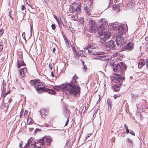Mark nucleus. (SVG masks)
Masks as SVG:
<instances>
[{
	"mask_svg": "<svg viewBox=\"0 0 148 148\" xmlns=\"http://www.w3.org/2000/svg\"><path fill=\"white\" fill-rule=\"evenodd\" d=\"M5 88L4 90H2L1 96L3 98H4L7 95V94H5Z\"/></svg>",
	"mask_w": 148,
	"mask_h": 148,
	"instance_id": "obj_29",
	"label": "nucleus"
},
{
	"mask_svg": "<svg viewBox=\"0 0 148 148\" xmlns=\"http://www.w3.org/2000/svg\"><path fill=\"white\" fill-rule=\"evenodd\" d=\"M78 77L76 75L74 76L72 81L69 83H67L66 89H65V93L67 95H72L75 97H78L80 93L81 88L77 86L78 83L77 81Z\"/></svg>",
	"mask_w": 148,
	"mask_h": 148,
	"instance_id": "obj_1",
	"label": "nucleus"
},
{
	"mask_svg": "<svg viewBox=\"0 0 148 148\" xmlns=\"http://www.w3.org/2000/svg\"><path fill=\"white\" fill-rule=\"evenodd\" d=\"M120 96V94H115L114 95L113 97L114 99H116L117 97H119Z\"/></svg>",
	"mask_w": 148,
	"mask_h": 148,
	"instance_id": "obj_33",
	"label": "nucleus"
},
{
	"mask_svg": "<svg viewBox=\"0 0 148 148\" xmlns=\"http://www.w3.org/2000/svg\"><path fill=\"white\" fill-rule=\"evenodd\" d=\"M5 86H4L5 87ZM4 84H3V89H2V90H4L5 88V87L4 88Z\"/></svg>",
	"mask_w": 148,
	"mask_h": 148,
	"instance_id": "obj_59",
	"label": "nucleus"
},
{
	"mask_svg": "<svg viewBox=\"0 0 148 148\" xmlns=\"http://www.w3.org/2000/svg\"><path fill=\"white\" fill-rule=\"evenodd\" d=\"M10 92L9 91H8L6 92L5 94H7V95L8 94H9Z\"/></svg>",
	"mask_w": 148,
	"mask_h": 148,
	"instance_id": "obj_60",
	"label": "nucleus"
},
{
	"mask_svg": "<svg viewBox=\"0 0 148 148\" xmlns=\"http://www.w3.org/2000/svg\"><path fill=\"white\" fill-rule=\"evenodd\" d=\"M87 66L86 65H84V68H83V69L85 71L87 69Z\"/></svg>",
	"mask_w": 148,
	"mask_h": 148,
	"instance_id": "obj_45",
	"label": "nucleus"
},
{
	"mask_svg": "<svg viewBox=\"0 0 148 148\" xmlns=\"http://www.w3.org/2000/svg\"><path fill=\"white\" fill-rule=\"evenodd\" d=\"M20 75L22 77H24L27 72V68L24 67L19 70Z\"/></svg>",
	"mask_w": 148,
	"mask_h": 148,
	"instance_id": "obj_17",
	"label": "nucleus"
},
{
	"mask_svg": "<svg viewBox=\"0 0 148 148\" xmlns=\"http://www.w3.org/2000/svg\"><path fill=\"white\" fill-rule=\"evenodd\" d=\"M126 128V130H128L129 129H128V127H125Z\"/></svg>",
	"mask_w": 148,
	"mask_h": 148,
	"instance_id": "obj_64",
	"label": "nucleus"
},
{
	"mask_svg": "<svg viewBox=\"0 0 148 148\" xmlns=\"http://www.w3.org/2000/svg\"><path fill=\"white\" fill-rule=\"evenodd\" d=\"M65 41L66 42V45H68V41L67 40L66 38V39L65 40Z\"/></svg>",
	"mask_w": 148,
	"mask_h": 148,
	"instance_id": "obj_48",
	"label": "nucleus"
},
{
	"mask_svg": "<svg viewBox=\"0 0 148 148\" xmlns=\"http://www.w3.org/2000/svg\"><path fill=\"white\" fill-rule=\"evenodd\" d=\"M4 32V31L3 29H0V37H1L3 34Z\"/></svg>",
	"mask_w": 148,
	"mask_h": 148,
	"instance_id": "obj_35",
	"label": "nucleus"
},
{
	"mask_svg": "<svg viewBox=\"0 0 148 148\" xmlns=\"http://www.w3.org/2000/svg\"><path fill=\"white\" fill-rule=\"evenodd\" d=\"M33 121L31 118H28L27 119V123L28 125H31L32 124Z\"/></svg>",
	"mask_w": 148,
	"mask_h": 148,
	"instance_id": "obj_26",
	"label": "nucleus"
},
{
	"mask_svg": "<svg viewBox=\"0 0 148 148\" xmlns=\"http://www.w3.org/2000/svg\"><path fill=\"white\" fill-rule=\"evenodd\" d=\"M48 93L51 94V95H54L56 93L55 91L53 89H50Z\"/></svg>",
	"mask_w": 148,
	"mask_h": 148,
	"instance_id": "obj_31",
	"label": "nucleus"
},
{
	"mask_svg": "<svg viewBox=\"0 0 148 148\" xmlns=\"http://www.w3.org/2000/svg\"><path fill=\"white\" fill-rule=\"evenodd\" d=\"M56 19L59 25V24L60 23V22L59 21V19H58L57 18H56Z\"/></svg>",
	"mask_w": 148,
	"mask_h": 148,
	"instance_id": "obj_49",
	"label": "nucleus"
},
{
	"mask_svg": "<svg viewBox=\"0 0 148 148\" xmlns=\"http://www.w3.org/2000/svg\"><path fill=\"white\" fill-rule=\"evenodd\" d=\"M48 109L47 110H45V109H41L40 111V114L42 116V115H46L47 113Z\"/></svg>",
	"mask_w": 148,
	"mask_h": 148,
	"instance_id": "obj_23",
	"label": "nucleus"
},
{
	"mask_svg": "<svg viewBox=\"0 0 148 148\" xmlns=\"http://www.w3.org/2000/svg\"><path fill=\"white\" fill-rule=\"evenodd\" d=\"M24 2L26 4H27L28 5V4H29L28 3H27V1H24Z\"/></svg>",
	"mask_w": 148,
	"mask_h": 148,
	"instance_id": "obj_55",
	"label": "nucleus"
},
{
	"mask_svg": "<svg viewBox=\"0 0 148 148\" xmlns=\"http://www.w3.org/2000/svg\"><path fill=\"white\" fill-rule=\"evenodd\" d=\"M67 86V83L59 85L58 86H56L53 87V89L56 90L58 91L60 90H61L62 89L64 90L65 92V89H66V88Z\"/></svg>",
	"mask_w": 148,
	"mask_h": 148,
	"instance_id": "obj_12",
	"label": "nucleus"
},
{
	"mask_svg": "<svg viewBox=\"0 0 148 148\" xmlns=\"http://www.w3.org/2000/svg\"><path fill=\"white\" fill-rule=\"evenodd\" d=\"M79 4L77 3H75L70 5L71 8L70 9L69 11L71 13H73L75 11L77 14L80 13L81 11V3Z\"/></svg>",
	"mask_w": 148,
	"mask_h": 148,
	"instance_id": "obj_6",
	"label": "nucleus"
},
{
	"mask_svg": "<svg viewBox=\"0 0 148 148\" xmlns=\"http://www.w3.org/2000/svg\"><path fill=\"white\" fill-rule=\"evenodd\" d=\"M87 52H88V53L90 55L93 54L94 55H101V54L100 53H97V52H94L91 50H88L87 51Z\"/></svg>",
	"mask_w": 148,
	"mask_h": 148,
	"instance_id": "obj_21",
	"label": "nucleus"
},
{
	"mask_svg": "<svg viewBox=\"0 0 148 148\" xmlns=\"http://www.w3.org/2000/svg\"><path fill=\"white\" fill-rule=\"evenodd\" d=\"M35 141L32 140L30 138L28 140V142L25 145V146L28 145V148H35Z\"/></svg>",
	"mask_w": 148,
	"mask_h": 148,
	"instance_id": "obj_13",
	"label": "nucleus"
},
{
	"mask_svg": "<svg viewBox=\"0 0 148 148\" xmlns=\"http://www.w3.org/2000/svg\"><path fill=\"white\" fill-rule=\"evenodd\" d=\"M28 5L32 9H34V8H33L32 6L31 5H30L29 4H28Z\"/></svg>",
	"mask_w": 148,
	"mask_h": 148,
	"instance_id": "obj_53",
	"label": "nucleus"
},
{
	"mask_svg": "<svg viewBox=\"0 0 148 148\" xmlns=\"http://www.w3.org/2000/svg\"><path fill=\"white\" fill-rule=\"evenodd\" d=\"M25 7L24 5H22V8H21V10H25Z\"/></svg>",
	"mask_w": 148,
	"mask_h": 148,
	"instance_id": "obj_47",
	"label": "nucleus"
},
{
	"mask_svg": "<svg viewBox=\"0 0 148 148\" xmlns=\"http://www.w3.org/2000/svg\"><path fill=\"white\" fill-rule=\"evenodd\" d=\"M89 24L90 32L95 33L98 32V27H97V23L95 21L92 20H90Z\"/></svg>",
	"mask_w": 148,
	"mask_h": 148,
	"instance_id": "obj_7",
	"label": "nucleus"
},
{
	"mask_svg": "<svg viewBox=\"0 0 148 148\" xmlns=\"http://www.w3.org/2000/svg\"><path fill=\"white\" fill-rule=\"evenodd\" d=\"M107 102L109 106L108 109L110 110L112 106V103L111 100L110 99H108L107 100Z\"/></svg>",
	"mask_w": 148,
	"mask_h": 148,
	"instance_id": "obj_24",
	"label": "nucleus"
},
{
	"mask_svg": "<svg viewBox=\"0 0 148 148\" xmlns=\"http://www.w3.org/2000/svg\"><path fill=\"white\" fill-rule=\"evenodd\" d=\"M94 59L96 60H100L103 61L106 60V57L105 56H100L94 57Z\"/></svg>",
	"mask_w": 148,
	"mask_h": 148,
	"instance_id": "obj_20",
	"label": "nucleus"
},
{
	"mask_svg": "<svg viewBox=\"0 0 148 148\" xmlns=\"http://www.w3.org/2000/svg\"><path fill=\"white\" fill-rule=\"evenodd\" d=\"M53 66V65H52V64H50L49 65V67L51 70L52 69Z\"/></svg>",
	"mask_w": 148,
	"mask_h": 148,
	"instance_id": "obj_44",
	"label": "nucleus"
},
{
	"mask_svg": "<svg viewBox=\"0 0 148 148\" xmlns=\"http://www.w3.org/2000/svg\"><path fill=\"white\" fill-rule=\"evenodd\" d=\"M127 141L128 143L130 144V145H131L132 144V140L129 138H128L127 139Z\"/></svg>",
	"mask_w": 148,
	"mask_h": 148,
	"instance_id": "obj_36",
	"label": "nucleus"
},
{
	"mask_svg": "<svg viewBox=\"0 0 148 148\" xmlns=\"http://www.w3.org/2000/svg\"><path fill=\"white\" fill-rule=\"evenodd\" d=\"M25 36V33L24 32H23L22 34V37L23 38V39L25 40H26Z\"/></svg>",
	"mask_w": 148,
	"mask_h": 148,
	"instance_id": "obj_43",
	"label": "nucleus"
},
{
	"mask_svg": "<svg viewBox=\"0 0 148 148\" xmlns=\"http://www.w3.org/2000/svg\"><path fill=\"white\" fill-rule=\"evenodd\" d=\"M37 80H31L30 82V84L32 86H36V83Z\"/></svg>",
	"mask_w": 148,
	"mask_h": 148,
	"instance_id": "obj_27",
	"label": "nucleus"
},
{
	"mask_svg": "<svg viewBox=\"0 0 148 148\" xmlns=\"http://www.w3.org/2000/svg\"><path fill=\"white\" fill-rule=\"evenodd\" d=\"M109 27L110 28L112 29V30H118L119 33L120 34L119 35L125 36L124 34L128 30L127 26L124 25H120L112 24L110 25H109Z\"/></svg>",
	"mask_w": 148,
	"mask_h": 148,
	"instance_id": "obj_2",
	"label": "nucleus"
},
{
	"mask_svg": "<svg viewBox=\"0 0 148 148\" xmlns=\"http://www.w3.org/2000/svg\"><path fill=\"white\" fill-rule=\"evenodd\" d=\"M23 143H20L19 145V147H21L22 146Z\"/></svg>",
	"mask_w": 148,
	"mask_h": 148,
	"instance_id": "obj_51",
	"label": "nucleus"
},
{
	"mask_svg": "<svg viewBox=\"0 0 148 148\" xmlns=\"http://www.w3.org/2000/svg\"><path fill=\"white\" fill-rule=\"evenodd\" d=\"M69 122V119L68 118V119H67V120H66V123H65V126H67V125L68 124V123Z\"/></svg>",
	"mask_w": 148,
	"mask_h": 148,
	"instance_id": "obj_46",
	"label": "nucleus"
},
{
	"mask_svg": "<svg viewBox=\"0 0 148 148\" xmlns=\"http://www.w3.org/2000/svg\"><path fill=\"white\" fill-rule=\"evenodd\" d=\"M41 140L42 145H46L49 146L51 144L52 139L50 137L48 136L47 137H43Z\"/></svg>",
	"mask_w": 148,
	"mask_h": 148,
	"instance_id": "obj_11",
	"label": "nucleus"
},
{
	"mask_svg": "<svg viewBox=\"0 0 148 148\" xmlns=\"http://www.w3.org/2000/svg\"><path fill=\"white\" fill-rule=\"evenodd\" d=\"M134 43L129 42L127 43L126 45L124 46L122 45V51H132L134 49Z\"/></svg>",
	"mask_w": 148,
	"mask_h": 148,
	"instance_id": "obj_9",
	"label": "nucleus"
},
{
	"mask_svg": "<svg viewBox=\"0 0 148 148\" xmlns=\"http://www.w3.org/2000/svg\"><path fill=\"white\" fill-rule=\"evenodd\" d=\"M55 48H53V52H54L55 51Z\"/></svg>",
	"mask_w": 148,
	"mask_h": 148,
	"instance_id": "obj_57",
	"label": "nucleus"
},
{
	"mask_svg": "<svg viewBox=\"0 0 148 148\" xmlns=\"http://www.w3.org/2000/svg\"><path fill=\"white\" fill-rule=\"evenodd\" d=\"M145 64V61L144 59L140 60L138 63V67L139 69H141Z\"/></svg>",
	"mask_w": 148,
	"mask_h": 148,
	"instance_id": "obj_18",
	"label": "nucleus"
},
{
	"mask_svg": "<svg viewBox=\"0 0 148 148\" xmlns=\"http://www.w3.org/2000/svg\"><path fill=\"white\" fill-rule=\"evenodd\" d=\"M51 75L52 76V77H54V74H53V72L52 71L51 72Z\"/></svg>",
	"mask_w": 148,
	"mask_h": 148,
	"instance_id": "obj_52",
	"label": "nucleus"
},
{
	"mask_svg": "<svg viewBox=\"0 0 148 148\" xmlns=\"http://www.w3.org/2000/svg\"><path fill=\"white\" fill-rule=\"evenodd\" d=\"M91 135V134H88L87 135V138L88 137H89Z\"/></svg>",
	"mask_w": 148,
	"mask_h": 148,
	"instance_id": "obj_54",
	"label": "nucleus"
},
{
	"mask_svg": "<svg viewBox=\"0 0 148 148\" xmlns=\"http://www.w3.org/2000/svg\"><path fill=\"white\" fill-rule=\"evenodd\" d=\"M115 9L116 11H118L120 9V7L119 6H116L115 8Z\"/></svg>",
	"mask_w": 148,
	"mask_h": 148,
	"instance_id": "obj_37",
	"label": "nucleus"
},
{
	"mask_svg": "<svg viewBox=\"0 0 148 148\" xmlns=\"http://www.w3.org/2000/svg\"><path fill=\"white\" fill-rule=\"evenodd\" d=\"M126 128V130H128L129 129H128V127H125Z\"/></svg>",
	"mask_w": 148,
	"mask_h": 148,
	"instance_id": "obj_63",
	"label": "nucleus"
},
{
	"mask_svg": "<svg viewBox=\"0 0 148 148\" xmlns=\"http://www.w3.org/2000/svg\"><path fill=\"white\" fill-rule=\"evenodd\" d=\"M3 43L1 41L0 42V51H1L3 48Z\"/></svg>",
	"mask_w": 148,
	"mask_h": 148,
	"instance_id": "obj_32",
	"label": "nucleus"
},
{
	"mask_svg": "<svg viewBox=\"0 0 148 148\" xmlns=\"http://www.w3.org/2000/svg\"><path fill=\"white\" fill-rule=\"evenodd\" d=\"M51 27L52 29L53 30H54L56 28V26L54 24H52L51 26Z\"/></svg>",
	"mask_w": 148,
	"mask_h": 148,
	"instance_id": "obj_42",
	"label": "nucleus"
},
{
	"mask_svg": "<svg viewBox=\"0 0 148 148\" xmlns=\"http://www.w3.org/2000/svg\"><path fill=\"white\" fill-rule=\"evenodd\" d=\"M10 103V100H8V103H5L3 102L2 103V105L1 106V108L4 109L5 110H7L9 107V106Z\"/></svg>",
	"mask_w": 148,
	"mask_h": 148,
	"instance_id": "obj_16",
	"label": "nucleus"
},
{
	"mask_svg": "<svg viewBox=\"0 0 148 148\" xmlns=\"http://www.w3.org/2000/svg\"><path fill=\"white\" fill-rule=\"evenodd\" d=\"M131 1H132V6L136 4L135 3V0H131Z\"/></svg>",
	"mask_w": 148,
	"mask_h": 148,
	"instance_id": "obj_41",
	"label": "nucleus"
},
{
	"mask_svg": "<svg viewBox=\"0 0 148 148\" xmlns=\"http://www.w3.org/2000/svg\"><path fill=\"white\" fill-rule=\"evenodd\" d=\"M130 133L133 135H135V133L133 131H132V132H130Z\"/></svg>",
	"mask_w": 148,
	"mask_h": 148,
	"instance_id": "obj_50",
	"label": "nucleus"
},
{
	"mask_svg": "<svg viewBox=\"0 0 148 148\" xmlns=\"http://www.w3.org/2000/svg\"><path fill=\"white\" fill-rule=\"evenodd\" d=\"M126 68L125 65L122 62L119 63L117 65H114L113 66V70L114 72L118 73L117 74H114L115 76L116 75H119L121 77H123L121 75L122 73L124 70H125Z\"/></svg>",
	"mask_w": 148,
	"mask_h": 148,
	"instance_id": "obj_5",
	"label": "nucleus"
},
{
	"mask_svg": "<svg viewBox=\"0 0 148 148\" xmlns=\"http://www.w3.org/2000/svg\"><path fill=\"white\" fill-rule=\"evenodd\" d=\"M108 25V23L104 19L100 20L98 24V32L104 31L103 30L105 29Z\"/></svg>",
	"mask_w": 148,
	"mask_h": 148,
	"instance_id": "obj_8",
	"label": "nucleus"
},
{
	"mask_svg": "<svg viewBox=\"0 0 148 148\" xmlns=\"http://www.w3.org/2000/svg\"><path fill=\"white\" fill-rule=\"evenodd\" d=\"M87 138H88L87 137L85 139V141H86L87 140Z\"/></svg>",
	"mask_w": 148,
	"mask_h": 148,
	"instance_id": "obj_61",
	"label": "nucleus"
},
{
	"mask_svg": "<svg viewBox=\"0 0 148 148\" xmlns=\"http://www.w3.org/2000/svg\"><path fill=\"white\" fill-rule=\"evenodd\" d=\"M126 128V130H128L129 129H128V127H125Z\"/></svg>",
	"mask_w": 148,
	"mask_h": 148,
	"instance_id": "obj_62",
	"label": "nucleus"
},
{
	"mask_svg": "<svg viewBox=\"0 0 148 148\" xmlns=\"http://www.w3.org/2000/svg\"><path fill=\"white\" fill-rule=\"evenodd\" d=\"M106 45L110 49H114L115 47V43L113 40L108 41L106 43Z\"/></svg>",
	"mask_w": 148,
	"mask_h": 148,
	"instance_id": "obj_15",
	"label": "nucleus"
},
{
	"mask_svg": "<svg viewBox=\"0 0 148 148\" xmlns=\"http://www.w3.org/2000/svg\"><path fill=\"white\" fill-rule=\"evenodd\" d=\"M81 51H79L78 52H76V54L75 56V58L76 59H79V56H81Z\"/></svg>",
	"mask_w": 148,
	"mask_h": 148,
	"instance_id": "obj_28",
	"label": "nucleus"
},
{
	"mask_svg": "<svg viewBox=\"0 0 148 148\" xmlns=\"http://www.w3.org/2000/svg\"><path fill=\"white\" fill-rule=\"evenodd\" d=\"M82 64L83 65H84V62L83 61H82Z\"/></svg>",
	"mask_w": 148,
	"mask_h": 148,
	"instance_id": "obj_56",
	"label": "nucleus"
},
{
	"mask_svg": "<svg viewBox=\"0 0 148 148\" xmlns=\"http://www.w3.org/2000/svg\"><path fill=\"white\" fill-rule=\"evenodd\" d=\"M126 37V36L119 35L116 36V41L117 45L121 46L124 43V40Z\"/></svg>",
	"mask_w": 148,
	"mask_h": 148,
	"instance_id": "obj_10",
	"label": "nucleus"
},
{
	"mask_svg": "<svg viewBox=\"0 0 148 148\" xmlns=\"http://www.w3.org/2000/svg\"><path fill=\"white\" fill-rule=\"evenodd\" d=\"M18 68H19L21 66H25V64L21 60H18L17 62Z\"/></svg>",
	"mask_w": 148,
	"mask_h": 148,
	"instance_id": "obj_22",
	"label": "nucleus"
},
{
	"mask_svg": "<svg viewBox=\"0 0 148 148\" xmlns=\"http://www.w3.org/2000/svg\"><path fill=\"white\" fill-rule=\"evenodd\" d=\"M49 90H50V89L48 88H43L42 92L43 91H45L46 92H48L49 91Z\"/></svg>",
	"mask_w": 148,
	"mask_h": 148,
	"instance_id": "obj_34",
	"label": "nucleus"
},
{
	"mask_svg": "<svg viewBox=\"0 0 148 148\" xmlns=\"http://www.w3.org/2000/svg\"><path fill=\"white\" fill-rule=\"evenodd\" d=\"M98 33L101 34L98 39V42L101 44H105L111 36L110 33L109 32H98Z\"/></svg>",
	"mask_w": 148,
	"mask_h": 148,
	"instance_id": "obj_4",
	"label": "nucleus"
},
{
	"mask_svg": "<svg viewBox=\"0 0 148 148\" xmlns=\"http://www.w3.org/2000/svg\"><path fill=\"white\" fill-rule=\"evenodd\" d=\"M126 132H127V134H128L129 133V130H126Z\"/></svg>",
	"mask_w": 148,
	"mask_h": 148,
	"instance_id": "obj_58",
	"label": "nucleus"
},
{
	"mask_svg": "<svg viewBox=\"0 0 148 148\" xmlns=\"http://www.w3.org/2000/svg\"><path fill=\"white\" fill-rule=\"evenodd\" d=\"M132 1L131 0H129L127 4V6L130 8H132L133 6L132 5Z\"/></svg>",
	"mask_w": 148,
	"mask_h": 148,
	"instance_id": "obj_30",
	"label": "nucleus"
},
{
	"mask_svg": "<svg viewBox=\"0 0 148 148\" xmlns=\"http://www.w3.org/2000/svg\"><path fill=\"white\" fill-rule=\"evenodd\" d=\"M37 82V81L36 83L35 88L36 89L38 93H40L42 92V91H42L43 89V87L41 86V85H42V86H43V85L42 83L39 82Z\"/></svg>",
	"mask_w": 148,
	"mask_h": 148,
	"instance_id": "obj_14",
	"label": "nucleus"
},
{
	"mask_svg": "<svg viewBox=\"0 0 148 148\" xmlns=\"http://www.w3.org/2000/svg\"><path fill=\"white\" fill-rule=\"evenodd\" d=\"M9 17H10L13 20V18L12 17V15H11V11H10L9 12Z\"/></svg>",
	"mask_w": 148,
	"mask_h": 148,
	"instance_id": "obj_39",
	"label": "nucleus"
},
{
	"mask_svg": "<svg viewBox=\"0 0 148 148\" xmlns=\"http://www.w3.org/2000/svg\"><path fill=\"white\" fill-rule=\"evenodd\" d=\"M41 146V142L40 141L35 142V148H40Z\"/></svg>",
	"mask_w": 148,
	"mask_h": 148,
	"instance_id": "obj_25",
	"label": "nucleus"
},
{
	"mask_svg": "<svg viewBox=\"0 0 148 148\" xmlns=\"http://www.w3.org/2000/svg\"><path fill=\"white\" fill-rule=\"evenodd\" d=\"M72 18L73 20L74 21H77L78 19V17L76 16H73L72 17Z\"/></svg>",
	"mask_w": 148,
	"mask_h": 148,
	"instance_id": "obj_38",
	"label": "nucleus"
},
{
	"mask_svg": "<svg viewBox=\"0 0 148 148\" xmlns=\"http://www.w3.org/2000/svg\"><path fill=\"white\" fill-rule=\"evenodd\" d=\"M111 79L114 82L117 83V85L115 84L112 86V89L114 92H118L120 89V87L121 85L120 82L121 80H124L125 77H122L119 75H116L115 76H112Z\"/></svg>",
	"mask_w": 148,
	"mask_h": 148,
	"instance_id": "obj_3",
	"label": "nucleus"
},
{
	"mask_svg": "<svg viewBox=\"0 0 148 148\" xmlns=\"http://www.w3.org/2000/svg\"><path fill=\"white\" fill-rule=\"evenodd\" d=\"M84 10L86 14L89 15L90 14V7H88L86 5H84Z\"/></svg>",
	"mask_w": 148,
	"mask_h": 148,
	"instance_id": "obj_19",
	"label": "nucleus"
},
{
	"mask_svg": "<svg viewBox=\"0 0 148 148\" xmlns=\"http://www.w3.org/2000/svg\"><path fill=\"white\" fill-rule=\"evenodd\" d=\"M145 64H146L147 68L148 69V59H147L146 60Z\"/></svg>",
	"mask_w": 148,
	"mask_h": 148,
	"instance_id": "obj_40",
	"label": "nucleus"
}]
</instances>
